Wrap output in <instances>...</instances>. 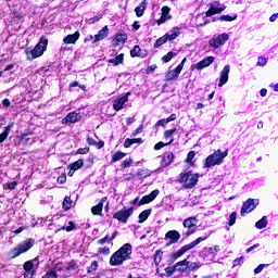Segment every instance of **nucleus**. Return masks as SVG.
I'll return each mask as SVG.
<instances>
[{"instance_id":"obj_54","label":"nucleus","mask_w":278,"mask_h":278,"mask_svg":"<svg viewBox=\"0 0 278 278\" xmlns=\"http://www.w3.org/2000/svg\"><path fill=\"white\" fill-rule=\"evenodd\" d=\"M89 152H90V148H80L77 150L76 154L77 155H86Z\"/></svg>"},{"instance_id":"obj_26","label":"nucleus","mask_w":278,"mask_h":278,"mask_svg":"<svg viewBox=\"0 0 278 278\" xmlns=\"http://www.w3.org/2000/svg\"><path fill=\"white\" fill-rule=\"evenodd\" d=\"M12 127H14V124L8 125L4 128L3 132L0 134V144H1V142H4L8 139V136H10V131L12 130Z\"/></svg>"},{"instance_id":"obj_23","label":"nucleus","mask_w":278,"mask_h":278,"mask_svg":"<svg viewBox=\"0 0 278 278\" xmlns=\"http://www.w3.org/2000/svg\"><path fill=\"white\" fill-rule=\"evenodd\" d=\"M131 58H147V50L140 49V46H135L130 50Z\"/></svg>"},{"instance_id":"obj_8","label":"nucleus","mask_w":278,"mask_h":278,"mask_svg":"<svg viewBox=\"0 0 278 278\" xmlns=\"http://www.w3.org/2000/svg\"><path fill=\"white\" fill-rule=\"evenodd\" d=\"M260 205V200L257 199H248L241 207L240 216H247V214H251Z\"/></svg>"},{"instance_id":"obj_49","label":"nucleus","mask_w":278,"mask_h":278,"mask_svg":"<svg viewBox=\"0 0 278 278\" xmlns=\"http://www.w3.org/2000/svg\"><path fill=\"white\" fill-rule=\"evenodd\" d=\"M131 164H134V160L132 159H126V160L123 161L122 167L123 168H129V166H131Z\"/></svg>"},{"instance_id":"obj_11","label":"nucleus","mask_w":278,"mask_h":278,"mask_svg":"<svg viewBox=\"0 0 278 278\" xmlns=\"http://www.w3.org/2000/svg\"><path fill=\"white\" fill-rule=\"evenodd\" d=\"M131 214H134V208H123L118 212H116L113 215V218H115V220H118L119 223H124L126 224L127 220L129 219V217L131 216Z\"/></svg>"},{"instance_id":"obj_64","label":"nucleus","mask_w":278,"mask_h":278,"mask_svg":"<svg viewBox=\"0 0 278 278\" xmlns=\"http://www.w3.org/2000/svg\"><path fill=\"white\" fill-rule=\"evenodd\" d=\"M59 184H66V175H61L58 177Z\"/></svg>"},{"instance_id":"obj_60","label":"nucleus","mask_w":278,"mask_h":278,"mask_svg":"<svg viewBox=\"0 0 278 278\" xmlns=\"http://www.w3.org/2000/svg\"><path fill=\"white\" fill-rule=\"evenodd\" d=\"M87 143L90 147H97V140L92 139L91 137H87Z\"/></svg>"},{"instance_id":"obj_20","label":"nucleus","mask_w":278,"mask_h":278,"mask_svg":"<svg viewBox=\"0 0 278 278\" xmlns=\"http://www.w3.org/2000/svg\"><path fill=\"white\" fill-rule=\"evenodd\" d=\"M170 18H172V16H170V8L163 7L162 8L161 18L157 20V25H162V24L166 23V21H170Z\"/></svg>"},{"instance_id":"obj_21","label":"nucleus","mask_w":278,"mask_h":278,"mask_svg":"<svg viewBox=\"0 0 278 278\" xmlns=\"http://www.w3.org/2000/svg\"><path fill=\"white\" fill-rule=\"evenodd\" d=\"M213 63H214V56H208L200 61L198 64H195L194 68H197V71H203V68H207V66H210Z\"/></svg>"},{"instance_id":"obj_50","label":"nucleus","mask_w":278,"mask_h":278,"mask_svg":"<svg viewBox=\"0 0 278 278\" xmlns=\"http://www.w3.org/2000/svg\"><path fill=\"white\" fill-rule=\"evenodd\" d=\"M195 155H197V152L190 151V152L188 153V155H187V163H188V164H192V160H194Z\"/></svg>"},{"instance_id":"obj_37","label":"nucleus","mask_w":278,"mask_h":278,"mask_svg":"<svg viewBox=\"0 0 278 278\" xmlns=\"http://www.w3.org/2000/svg\"><path fill=\"white\" fill-rule=\"evenodd\" d=\"M238 18V15H220L217 21H224L226 23H231V21H236Z\"/></svg>"},{"instance_id":"obj_17","label":"nucleus","mask_w":278,"mask_h":278,"mask_svg":"<svg viewBox=\"0 0 278 278\" xmlns=\"http://www.w3.org/2000/svg\"><path fill=\"white\" fill-rule=\"evenodd\" d=\"M106 201L108 197L102 198L96 206H92L91 214H93V216H103V205Z\"/></svg>"},{"instance_id":"obj_22","label":"nucleus","mask_w":278,"mask_h":278,"mask_svg":"<svg viewBox=\"0 0 278 278\" xmlns=\"http://www.w3.org/2000/svg\"><path fill=\"white\" fill-rule=\"evenodd\" d=\"M173 160H175V154H173V152H165L163 154L161 164L166 168V166H170V164H173Z\"/></svg>"},{"instance_id":"obj_48","label":"nucleus","mask_w":278,"mask_h":278,"mask_svg":"<svg viewBox=\"0 0 278 278\" xmlns=\"http://www.w3.org/2000/svg\"><path fill=\"white\" fill-rule=\"evenodd\" d=\"M201 18H205L202 15H198L197 16V25L198 27H203L204 25H207L210 23V21L205 20L204 23L201 22Z\"/></svg>"},{"instance_id":"obj_18","label":"nucleus","mask_w":278,"mask_h":278,"mask_svg":"<svg viewBox=\"0 0 278 278\" xmlns=\"http://www.w3.org/2000/svg\"><path fill=\"white\" fill-rule=\"evenodd\" d=\"M78 121H81V115L77 112H72L62 119V124L66 125L68 123H77Z\"/></svg>"},{"instance_id":"obj_35","label":"nucleus","mask_w":278,"mask_h":278,"mask_svg":"<svg viewBox=\"0 0 278 278\" xmlns=\"http://www.w3.org/2000/svg\"><path fill=\"white\" fill-rule=\"evenodd\" d=\"M268 225V219L266 216H263L258 222L255 223L256 229H264Z\"/></svg>"},{"instance_id":"obj_12","label":"nucleus","mask_w":278,"mask_h":278,"mask_svg":"<svg viewBox=\"0 0 278 278\" xmlns=\"http://www.w3.org/2000/svg\"><path fill=\"white\" fill-rule=\"evenodd\" d=\"M130 94H131V92H126L122 98L116 99L113 103V110H115V112H121V110H123L125 103H127V101H129Z\"/></svg>"},{"instance_id":"obj_2","label":"nucleus","mask_w":278,"mask_h":278,"mask_svg":"<svg viewBox=\"0 0 278 278\" xmlns=\"http://www.w3.org/2000/svg\"><path fill=\"white\" fill-rule=\"evenodd\" d=\"M48 45H49V39L42 36L34 49L27 48L25 50L26 60L31 61V60H36V58H41V55H43V53L47 51Z\"/></svg>"},{"instance_id":"obj_44","label":"nucleus","mask_w":278,"mask_h":278,"mask_svg":"<svg viewBox=\"0 0 278 278\" xmlns=\"http://www.w3.org/2000/svg\"><path fill=\"white\" fill-rule=\"evenodd\" d=\"M66 230L67 232H71V231H74V229H77V225H75V223L73 222H68V226L65 228V227H62L61 230Z\"/></svg>"},{"instance_id":"obj_39","label":"nucleus","mask_w":278,"mask_h":278,"mask_svg":"<svg viewBox=\"0 0 278 278\" xmlns=\"http://www.w3.org/2000/svg\"><path fill=\"white\" fill-rule=\"evenodd\" d=\"M167 40H168V37L166 35L159 38L154 43V49H157V47H162V45H165V42H167Z\"/></svg>"},{"instance_id":"obj_16","label":"nucleus","mask_w":278,"mask_h":278,"mask_svg":"<svg viewBox=\"0 0 278 278\" xmlns=\"http://www.w3.org/2000/svg\"><path fill=\"white\" fill-rule=\"evenodd\" d=\"M166 240H169V244H177L179 242L181 235L177 230H169L165 235Z\"/></svg>"},{"instance_id":"obj_53","label":"nucleus","mask_w":278,"mask_h":278,"mask_svg":"<svg viewBox=\"0 0 278 278\" xmlns=\"http://www.w3.org/2000/svg\"><path fill=\"white\" fill-rule=\"evenodd\" d=\"M266 266H268V264H260V265L254 269V275H260V273H262V270H264V268H266Z\"/></svg>"},{"instance_id":"obj_51","label":"nucleus","mask_w":278,"mask_h":278,"mask_svg":"<svg viewBox=\"0 0 278 278\" xmlns=\"http://www.w3.org/2000/svg\"><path fill=\"white\" fill-rule=\"evenodd\" d=\"M110 242H112V239H111L110 236H106V237L100 239V240L98 241V244H101V245H103V244H105V243L110 244Z\"/></svg>"},{"instance_id":"obj_59","label":"nucleus","mask_w":278,"mask_h":278,"mask_svg":"<svg viewBox=\"0 0 278 278\" xmlns=\"http://www.w3.org/2000/svg\"><path fill=\"white\" fill-rule=\"evenodd\" d=\"M66 270H77V264L75 262H71L66 267Z\"/></svg>"},{"instance_id":"obj_33","label":"nucleus","mask_w":278,"mask_h":278,"mask_svg":"<svg viewBox=\"0 0 278 278\" xmlns=\"http://www.w3.org/2000/svg\"><path fill=\"white\" fill-rule=\"evenodd\" d=\"M125 60V54H119L115 59L109 60L110 64H113L114 66H118V64H123V61Z\"/></svg>"},{"instance_id":"obj_57","label":"nucleus","mask_w":278,"mask_h":278,"mask_svg":"<svg viewBox=\"0 0 278 278\" xmlns=\"http://www.w3.org/2000/svg\"><path fill=\"white\" fill-rule=\"evenodd\" d=\"M167 146H168V144H166V143L160 141L159 143H156V144L154 146V151H160V149H164V147H167Z\"/></svg>"},{"instance_id":"obj_3","label":"nucleus","mask_w":278,"mask_h":278,"mask_svg":"<svg viewBox=\"0 0 278 278\" xmlns=\"http://www.w3.org/2000/svg\"><path fill=\"white\" fill-rule=\"evenodd\" d=\"M227 155H229L228 150L223 152L220 149H218L217 151H215V153L210 154L206 157L204 168H212V166H220V164L225 162V157H227Z\"/></svg>"},{"instance_id":"obj_5","label":"nucleus","mask_w":278,"mask_h":278,"mask_svg":"<svg viewBox=\"0 0 278 278\" xmlns=\"http://www.w3.org/2000/svg\"><path fill=\"white\" fill-rule=\"evenodd\" d=\"M179 184H182L184 188L187 190L190 188H194L197 184H199V174H194L192 172H187L180 175Z\"/></svg>"},{"instance_id":"obj_61","label":"nucleus","mask_w":278,"mask_h":278,"mask_svg":"<svg viewBox=\"0 0 278 278\" xmlns=\"http://www.w3.org/2000/svg\"><path fill=\"white\" fill-rule=\"evenodd\" d=\"M131 144H134V141H132V139H129V138H127L124 142L125 149H129V147H131Z\"/></svg>"},{"instance_id":"obj_46","label":"nucleus","mask_w":278,"mask_h":278,"mask_svg":"<svg viewBox=\"0 0 278 278\" xmlns=\"http://www.w3.org/2000/svg\"><path fill=\"white\" fill-rule=\"evenodd\" d=\"M99 268V263L97 261H93L91 265L88 267L87 273H94Z\"/></svg>"},{"instance_id":"obj_4","label":"nucleus","mask_w":278,"mask_h":278,"mask_svg":"<svg viewBox=\"0 0 278 278\" xmlns=\"http://www.w3.org/2000/svg\"><path fill=\"white\" fill-rule=\"evenodd\" d=\"M205 240H207V237H199L193 242L184 245L177 252L170 254L169 256L170 262H176V260H179L181 255H184L185 253H188V251H190L191 249H194V247H197L198 244H201V242H205Z\"/></svg>"},{"instance_id":"obj_47","label":"nucleus","mask_w":278,"mask_h":278,"mask_svg":"<svg viewBox=\"0 0 278 278\" xmlns=\"http://www.w3.org/2000/svg\"><path fill=\"white\" fill-rule=\"evenodd\" d=\"M189 264H190V262L186 258L184 261L177 262L175 265L177 268H179V266H186V268H184V270H188Z\"/></svg>"},{"instance_id":"obj_42","label":"nucleus","mask_w":278,"mask_h":278,"mask_svg":"<svg viewBox=\"0 0 278 278\" xmlns=\"http://www.w3.org/2000/svg\"><path fill=\"white\" fill-rule=\"evenodd\" d=\"M16 186H18V182L12 181V182L5 184L3 188L4 190H16Z\"/></svg>"},{"instance_id":"obj_63","label":"nucleus","mask_w":278,"mask_h":278,"mask_svg":"<svg viewBox=\"0 0 278 278\" xmlns=\"http://www.w3.org/2000/svg\"><path fill=\"white\" fill-rule=\"evenodd\" d=\"M199 268V264L197 263H189L188 269L190 270H197Z\"/></svg>"},{"instance_id":"obj_45","label":"nucleus","mask_w":278,"mask_h":278,"mask_svg":"<svg viewBox=\"0 0 278 278\" xmlns=\"http://www.w3.org/2000/svg\"><path fill=\"white\" fill-rule=\"evenodd\" d=\"M43 278H58V271L50 269L46 273Z\"/></svg>"},{"instance_id":"obj_19","label":"nucleus","mask_w":278,"mask_h":278,"mask_svg":"<svg viewBox=\"0 0 278 278\" xmlns=\"http://www.w3.org/2000/svg\"><path fill=\"white\" fill-rule=\"evenodd\" d=\"M229 71H230L229 65H226L220 72V78L218 84L219 88H223V86H225V84L229 81Z\"/></svg>"},{"instance_id":"obj_14","label":"nucleus","mask_w":278,"mask_h":278,"mask_svg":"<svg viewBox=\"0 0 278 278\" xmlns=\"http://www.w3.org/2000/svg\"><path fill=\"white\" fill-rule=\"evenodd\" d=\"M181 71H184V63L178 64L176 68L169 71L165 77L167 81H173V79H177L179 77Z\"/></svg>"},{"instance_id":"obj_41","label":"nucleus","mask_w":278,"mask_h":278,"mask_svg":"<svg viewBox=\"0 0 278 278\" xmlns=\"http://www.w3.org/2000/svg\"><path fill=\"white\" fill-rule=\"evenodd\" d=\"M179 28L178 27H175L174 29H173V34H170V35H166L167 36V39L168 40H175V38H177L178 36H179Z\"/></svg>"},{"instance_id":"obj_15","label":"nucleus","mask_w":278,"mask_h":278,"mask_svg":"<svg viewBox=\"0 0 278 278\" xmlns=\"http://www.w3.org/2000/svg\"><path fill=\"white\" fill-rule=\"evenodd\" d=\"M157 194H160V190L155 189L153 190L150 194L144 195L140 201H139V207L140 205H147V203H151L152 201H155L157 199Z\"/></svg>"},{"instance_id":"obj_55","label":"nucleus","mask_w":278,"mask_h":278,"mask_svg":"<svg viewBox=\"0 0 278 278\" xmlns=\"http://www.w3.org/2000/svg\"><path fill=\"white\" fill-rule=\"evenodd\" d=\"M267 62H268V59L264 56H260L257 61V66H266Z\"/></svg>"},{"instance_id":"obj_43","label":"nucleus","mask_w":278,"mask_h":278,"mask_svg":"<svg viewBox=\"0 0 278 278\" xmlns=\"http://www.w3.org/2000/svg\"><path fill=\"white\" fill-rule=\"evenodd\" d=\"M238 214L236 212H232L229 216V222L228 225L229 227H233V225H236V218H237Z\"/></svg>"},{"instance_id":"obj_7","label":"nucleus","mask_w":278,"mask_h":278,"mask_svg":"<svg viewBox=\"0 0 278 278\" xmlns=\"http://www.w3.org/2000/svg\"><path fill=\"white\" fill-rule=\"evenodd\" d=\"M23 268L25 270L24 278H34L36 270H38V257L25 262Z\"/></svg>"},{"instance_id":"obj_52","label":"nucleus","mask_w":278,"mask_h":278,"mask_svg":"<svg viewBox=\"0 0 278 278\" xmlns=\"http://www.w3.org/2000/svg\"><path fill=\"white\" fill-rule=\"evenodd\" d=\"M218 251H220V247H218V245H215L214 248L208 249L210 255H214V256L217 255Z\"/></svg>"},{"instance_id":"obj_36","label":"nucleus","mask_w":278,"mask_h":278,"mask_svg":"<svg viewBox=\"0 0 278 278\" xmlns=\"http://www.w3.org/2000/svg\"><path fill=\"white\" fill-rule=\"evenodd\" d=\"M71 207H73V201L71 197H65L63 200V210L68 211Z\"/></svg>"},{"instance_id":"obj_9","label":"nucleus","mask_w":278,"mask_h":278,"mask_svg":"<svg viewBox=\"0 0 278 278\" xmlns=\"http://www.w3.org/2000/svg\"><path fill=\"white\" fill-rule=\"evenodd\" d=\"M227 40H229V34L227 33H223L218 36H214L210 41L208 45L210 47H212L213 49H219V47H223V45H225V42H227Z\"/></svg>"},{"instance_id":"obj_38","label":"nucleus","mask_w":278,"mask_h":278,"mask_svg":"<svg viewBox=\"0 0 278 278\" xmlns=\"http://www.w3.org/2000/svg\"><path fill=\"white\" fill-rule=\"evenodd\" d=\"M84 166V160L79 159L78 161H75L73 164L68 166V168H73V170H79Z\"/></svg>"},{"instance_id":"obj_6","label":"nucleus","mask_w":278,"mask_h":278,"mask_svg":"<svg viewBox=\"0 0 278 278\" xmlns=\"http://www.w3.org/2000/svg\"><path fill=\"white\" fill-rule=\"evenodd\" d=\"M36 244V241L34 239H27L24 242H22L17 248L13 249L9 255L11 260H14L15 257H18V255H23V253H27L31 247Z\"/></svg>"},{"instance_id":"obj_40","label":"nucleus","mask_w":278,"mask_h":278,"mask_svg":"<svg viewBox=\"0 0 278 278\" xmlns=\"http://www.w3.org/2000/svg\"><path fill=\"white\" fill-rule=\"evenodd\" d=\"M125 152H115L112 155V162H118L119 160H123V157H125Z\"/></svg>"},{"instance_id":"obj_24","label":"nucleus","mask_w":278,"mask_h":278,"mask_svg":"<svg viewBox=\"0 0 278 278\" xmlns=\"http://www.w3.org/2000/svg\"><path fill=\"white\" fill-rule=\"evenodd\" d=\"M77 40H79V31H76L72 35H67L64 39L63 42L65 45H75V42H77Z\"/></svg>"},{"instance_id":"obj_34","label":"nucleus","mask_w":278,"mask_h":278,"mask_svg":"<svg viewBox=\"0 0 278 278\" xmlns=\"http://www.w3.org/2000/svg\"><path fill=\"white\" fill-rule=\"evenodd\" d=\"M137 176L139 177V179H147V177L151 176V172H149V169L147 168H141L138 169Z\"/></svg>"},{"instance_id":"obj_56","label":"nucleus","mask_w":278,"mask_h":278,"mask_svg":"<svg viewBox=\"0 0 278 278\" xmlns=\"http://www.w3.org/2000/svg\"><path fill=\"white\" fill-rule=\"evenodd\" d=\"M172 58H175V53H174V52H168L166 55H164V56L162 58V60H163V62L168 63V61H169Z\"/></svg>"},{"instance_id":"obj_29","label":"nucleus","mask_w":278,"mask_h":278,"mask_svg":"<svg viewBox=\"0 0 278 278\" xmlns=\"http://www.w3.org/2000/svg\"><path fill=\"white\" fill-rule=\"evenodd\" d=\"M151 212H152V210L148 208L139 214L138 219H139L140 225H142V223H144V220H147V218H149V216H151Z\"/></svg>"},{"instance_id":"obj_58","label":"nucleus","mask_w":278,"mask_h":278,"mask_svg":"<svg viewBox=\"0 0 278 278\" xmlns=\"http://www.w3.org/2000/svg\"><path fill=\"white\" fill-rule=\"evenodd\" d=\"M244 257L240 256L239 258H236L232 263V266L236 267V266H240L243 262Z\"/></svg>"},{"instance_id":"obj_32","label":"nucleus","mask_w":278,"mask_h":278,"mask_svg":"<svg viewBox=\"0 0 278 278\" xmlns=\"http://www.w3.org/2000/svg\"><path fill=\"white\" fill-rule=\"evenodd\" d=\"M164 255V252L162 250H157L154 254V264L155 266H160V264H162V257Z\"/></svg>"},{"instance_id":"obj_28","label":"nucleus","mask_w":278,"mask_h":278,"mask_svg":"<svg viewBox=\"0 0 278 278\" xmlns=\"http://www.w3.org/2000/svg\"><path fill=\"white\" fill-rule=\"evenodd\" d=\"M175 131H177L176 128H173V129H169V130H166L164 132V138L165 140H169L166 144H173V142L175 141V139H173V134H175Z\"/></svg>"},{"instance_id":"obj_25","label":"nucleus","mask_w":278,"mask_h":278,"mask_svg":"<svg viewBox=\"0 0 278 278\" xmlns=\"http://www.w3.org/2000/svg\"><path fill=\"white\" fill-rule=\"evenodd\" d=\"M109 29L108 26H104L97 35H94V42H99V40H105L108 38Z\"/></svg>"},{"instance_id":"obj_1","label":"nucleus","mask_w":278,"mask_h":278,"mask_svg":"<svg viewBox=\"0 0 278 278\" xmlns=\"http://www.w3.org/2000/svg\"><path fill=\"white\" fill-rule=\"evenodd\" d=\"M131 255V244L125 243L119 250H117L110 258L111 266H121L123 262H127Z\"/></svg>"},{"instance_id":"obj_30","label":"nucleus","mask_w":278,"mask_h":278,"mask_svg":"<svg viewBox=\"0 0 278 278\" xmlns=\"http://www.w3.org/2000/svg\"><path fill=\"white\" fill-rule=\"evenodd\" d=\"M114 42L117 47L119 45H125L127 42V35L126 34L116 35V37L114 38Z\"/></svg>"},{"instance_id":"obj_27","label":"nucleus","mask_w":278,"mask_h":278,"mask_svg":"<svg viewBox=\"0 0 278 278\" xmlns=\"http://www.w3.org/2000/svg\"><path fill=\"white\" fill-rule=\"evenodd\" d=\"M177 271L178 273H184V268H177V265L165 268L166 277H173V274L177 273Z\"/></svg>"},{"instance_id":"obj_13","label":"nucleus","mask_w":278,"mask_h":278,"mask_svg":"<svg viewBox=\"0 0 278 278\" xmlns=\"http://www.w3.org/2000/svg\"><path fill=\"white\" fill-rule=\"evenodd\" d=\"M227 7L225 4H210V9L206 11L205 16H214V14H220L222 12H225Z\"/></svg>"},{"instance_id":"obj_31","label":"nucleus","mask_w":278,"mask_h":278,"mask_svg":"<svg viewBox=\"0 0 278 278\" xmlns=\"http://www.w3.org/2000/svg\"><path fill=\"white\" fill-rule=\"evenodd\" d=\"M144 10H147V0H143L139 7L135 9L137 16H142L144 14Z\"/></svg>"},{"instance_id":"obj_62","label":"nucleus","mask_w":278,"mask_h":278,"mask_svg":"<svg viewBox=\"0 0 278 278\" xmlns=\"http://www.w3.org/2000/svg\"><path fill=\"white\" fill-rule=\"evenodd\" d=\"M124 179L125 181H131V179H134V174L132 173L124 174Z\"/></svg>"},{"instance_id":"obj_10","label":"nucleus","mask_w":278,"mask_h":278,"mask_svg":"<svg viewBox=\"0 0 278 278\" xmlns=\"http://www.w3.org/2000/svg\"><path fill=\"white\" fill-rule=\"evenodd\" d=\"M197 223H199L197 217H189L184 220L182 225L185 229H187V232L185 233L187 238L197 231Z\"/></svg>"}]
</instances>
